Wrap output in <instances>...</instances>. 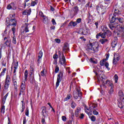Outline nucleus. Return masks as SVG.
I'll use <instances>...</instances> for the list:
<instances>
[{
	"mask_svg": "<svg viewBox=\"0 0 124 124\" xmlns=\"http://www.w3.org/2000/svg\"><path fill=\"white\" fill-rule=\"evenodd\" d=\"M1 65L2 66H4L5 67V66H6V61L3 60L2 62H1Z\"/></svg>",
	"mask_w": 124,
	"mask_h": 124,
	"instance_id": "nucleus-46",
	"label": "nucleus"
},
{
	"mask_svg": "<svg viewBox=\"0 0 124 124\" xmlns=\"http://www.w3.org/2000/svg\"><path fill=\"white\" fill-rule=\"evenodd\" d=\"M2 58V46L0 47V60Z\"/></svg>",
	"mask_w": 124,
	"mask_h": 124,
	"instance_id": "nucleus-43",
	"label": "nucleus"
},
{
	"mask_svg": "<svg viewBox=\"0 0 124 124\" xmlns=\"http://www.w3.org/2000/svg\"><path fill=\"white\" fill-rule=\"evenodd\" d=\"M7 9H8V10H10V9H12V10H16L17 7L14 2H12L7 6Z\"/></svg>",
	"mask_w": 124,
	"mask_h": 124,
	"instance_id": "nucleus-6",
	"label": "nucleus"
},
{
	"mask_svg": "<svg viewBox=\"0 0 124 124\" xmlns=\"http://www.w3.org/2000/svg\"><path fill=\"white\" fill-rule=\"evenodd\" d=\"M12 31L14 35H15V32H16V28H15V27L12 28Z\"/></svg>",
	"mask_w": 124,
	"mask_h": 124,
	"instance_id": "nucleus-52",
	"label": "nucleus"
},
{
	"mask_svg": "<svg viewBox=\"0 0 124 124\" xmlns=\"http://www.w3.org/2000/svg\"><path fill=\"white\" fill-rule=\"evenodd\" d=\"M25 28L24 29L23 32H25L27 33V32H29L30 31V30H29V28L31 26H30V24L25 23L24 25Z\"/></svg>",
	"mask_w": 124,
	"mask_h": 124,
	"instance_id": "nucleus-13",
	"label": "nucleus"
},
{
	"mask_svg": "<svg viewBox=\"0 0 124 124\" xmlns=\"http://www.w3.org/2000/svg\"><path fill=\"white\" fill-rule=\"evenodd\" d=\"M31 10H25L22 12V14L23 15H31Z\"/></svg>",
	"mask_w": 124,
	"mask_h": 124,
	"instance_id": "nucleus-19",
	"label": "nucleus"
},
{
	"mask_svg": "<svg viewBox=\"0 0 124 124\" xmlns=\"http://www.w3.org/2000/svg\"><path fill=\"white\" fill-rule=\"evenodd\" d=\"M5 110V106H2V107L1 108V113H2V114H4Z\"/></svg>",
	"mask_w": 124,
	"mask_h": 124,
	"instance_id": "nucleus-41",
	"label": "nucleus"
},
{
	"mask_svg": "<svg viewBox=\"0 0 124 124\" xmlns=\"http://www.w3.org/2000/svg\"><path fill=\"white\" fill-rule=\"evenodd\" d=\"M65 57H64V55L62 54V58H60L59 60V62L62 65H63V64H65Z\"/></svg>",
	"mask_w": 124,
	"mask_h": 124,
	"instance_id": "nucleus-12",
	"label": "nucleus"
},
{
	"mask_svg": "<svg viewBox=\"0 0 124 124\" xmlns=\"http://www.w3.org/2000/svg\"><path fill=\"white\" fill-rule=\"evenodd\" d=\"M89 118L91 119L92 122H95L96 121V118L95 116L93 115L92 116H89Z\"/></svg>",
	"mask_w": 124,
	"mask_h": 124,
	"instance_id": "nucleus-33",
	"label": "nucleus"
},
{
	"mask_svg": "<svg viewBox=\"0 0 124 124\" xmlns=\"http://www.w3.org/2000/svg\"><path fill=\"white\" fill-rule=\"evenodd\" d=\"M115 81V83H118V80L119 79V77H118V75L115 74L114 75Z\"/></svg>",
	"mask_w": 124,
	"mask_h": 124,
	"instance_id": "nucleus-44",
	"label": "nucleus"
},
{
	"mask_svg": "<svg viewBox=\"0 0 124 124\" xmlns=\"http://www.w3.org/2000/svg\"><path fill=\"white\" fill-rule=\"evenodd\" d=\"M10 76L9 75H7L5 80V84H10Z\"/></svg>",
	"mask_w": 124,
	"mask_h": 124,
	"instance_id": "nucleus-20",
	"label": "nucleus"
},
{
	"mask_svg": "<svg viewBox=\"0 0 124 124\" xmlns=\"http://www.w3.org/2000/svg\"><path fill=\"white\" fill-rule=\"evenodd\" d=\"M53 59H54V60H58V54H55L53 55Z\"/></svg>",
	"mask_w": 124,
	"mask_h": 124,
	"instance_id": "nucleus-58",
	"label": "nucleus"
},
{
	"mask_svg": "<svg viewBox=\"0 0 124 124\" xmlns=\"http://www.w3.org/2000/svg\"><path fill=\"white\" fill-rule=\"evenodd\" d=\"M27 124V119H26V117H24L23 118V124Z\"/></svg>",
	"mask_w": 124,
	"mask_h": 124,
	"instance_id": "nucleus-64",
	"label": "nucleus"
},
{
	"mask_svg": "<svg viewBox=\"0 0 124 124\" xmlns=\"http://www.w3.org/2000/svg\"><path fill=\"white\" fill-rule=\"evenodd\" d=\"M17 25V20L15 18L10 17V21H9V26H15L16 27Z\"/></svg>",
	"mask_w": 124,
	"mask_h": 124,
	"instance_id": "nucleus-7",
	"label": "nucleus"
},
{
	"mask_svg": "<svg viewBox=\"0 0 124 124\" xmlns=\"http://www.w3.org/2000/svg\"><path fill=\"white\" fill-rule=\"evenodd\" d=\"M107 41H108L107 39H102L100 40V42L101 43V44H104V43H106V42H107Z\"/></svg>",
	"mask_w": 124,
	"mask_h": 124,
	"instance_id": "nucleus-30",
	"label": "nucleus"
},
{
	"mask_svg": "<svg viewBox=\"0 0 124 124\" xmlns=\"http://www.w3.org/2000/svg\"><path fill=\"white\" fill-rule=\"evenodd\" d=\"M43 55V53L42 52V51H40L39 53V55H38L39 59H41V58H42Z\"/></svg>",
	"mask_w": 124,
	"mask_h": 124,
	"instance_id": "nucleus-45",
	"label": "nucleus"
},
{
	"mask_svg": "<svg viewBox=\"0 0 124 124\" xmlns=\"http://www.w3.org/2000/svg\"><path fill=\"white\" fill-rule=\"evenodd\" d=\"M59 70H60V68L56 66L55 68V73H58V72H59Z\"/></svg>",
	"mask_w": 124,
	"mask_h": 124,
	"instance_id": "nucleus-55",
	"label": "nucleus"
},
{
	"mask_svg": "<svg viewBox=\"0 0 124 124\" xmlns=\"http://www.w3.org/2000/svg\"><path fill=\"white\" fill-rule=\"evenodd\" d=\"M4 44H5L7 47L10 48L11 47V40L7 39V40L5 42Z\"/></svg>",
	"mask_w": 124,
	"mask_h": 124,
	"instance_id": "nucleus-15",
	"label": "nucleus"
},
{
	"mask_svg": "<svg viewBox=\"0 0 124 124\" xmlns=\"http://www.w3.org/2000/svg\"><path fill=\"white\" fill-rule=\"evenodd\" d=\"M93 115H98V112L96 111L95 109L93 111Z\"/></svg>",
	"mask_w": 124,
	"mask_h": 124,
	"instance_id": "nucleus-60",
	"label": "nucleus"
},
{
	"mask_svg": "<svg viewBox=\"0 0 124 124\" xmlns=\"http://www.w3.org/2000/svg\"><path fill=\"white\" fill-rule=\"evenodd\" d=\"M9 93H7L4 96V98L2 99V102H4L3 103H5V101L6 100V98L8 96Z\"/></svg>",
	"mask_w": 124,
	"mask_h": 124,
	"instance_id": "nucleus-32",
	"label": "nucleus"
},
{
	"mask_svg": "<svg viewBox=\"0 0 124 124\" xmlns=\"http://www.w3.org/2000/svg\"><path fill=\"white\" fill-rule=\"evenodd\" d=\"M43 22L44 24H47V16H43Z\"/></svg>",
	"mask_w": 124,
	"mask_h": 124,
	"instance_id": "nucleus-29",
	"label": "nucleus"
},
{
	"mask_svg": "<svg viewBox=\"0 0 124 124\" xmlns=\"http://www.w3.org/2000/svg\"><path fill=\"white\" fill-rule=\"evenodd\" d=\"M105 9L103 5H100V6H96V10L97 11H104Z\"/></svg>",
	"mask_w": 124,
	"mask_h": 124,
	"instance_id": "nucleus-18",
	"label": "nucleus"
},
{
	"mask_svg": "<svg viewBox=\"0 0 124 124\" xmlns=\"http://www.w3.org/2000/svg\"><path fill=\"white\" fill-rule=\"evenodd\" d=\"M68 50H69V48H68V44L65 43L64 44V46L63 47L62 50L64 52H65V51H68Z\"/></svg>",
	"mask_w": 124,
	"mask_h": 124,
	"instance_id": "nucleus-21",
	"label": "nucleus"
},
{
	"mask_svg": "<svg viewBox=\"0 0 124 124\" xmlns=\"http://www.w3.org/2000/svg\"><path fill=\"white\" fill-rule=\"evenodd\" d=\"M121 14V11L119 10L118 9H115L114 13L113 14V16L111 15L110 19H113V18H115V17H118L119 15Z\"/></svg>",
	"mask_w": 124,
	"mask_h": 124,
	"instance_id": "nucleus-8",
	"label": "nucleus"
},
{
	"mask_svg": "<svg viewBox=\"0 0 124 124\" xmlns=\"http://www.w3.org/2000/svg\"><path fill=\"white\" fill-rule=\"evenodd\" d=\"M42 115L44 116V117H46V115H47V113L46 112V108L45 107L43 108Z\"/></svg>",
	"mask_w": 124,
	"mask_h": 124,
	"instance_id": "nucleus-22",
	"label": "nucleus"
},
{
	"mask_svg": "<svg viewBox=\"0 0 124 124\" xmlns=\"http://www.w3.org/2000/svg\"><path fill=\"white\" fill-rule=\"evenodd\" d=\"M99 36H101L102 38H105V37H106V34L105 33V32H101L97 34L96 35V38L98 39V38H99Z\"/></svg>",
	"mask_w": 124,
	"mask_h": 124,
	"instance_id": "nucleus-10",
	"label": "nucleus"
},
{
	"mask_svg": "<svg viewBox=\"0 0 124 124\" xmlns=\"http://www.w3.org/2000/svg\"><path fill=\"white\" fill-rule=\"evenodd\" d=\"M29 75V73L28 71V70H26L24 73V78L25 79V81H27L28 79V76Z\"/></svg>",
	"mask_w": 124,
	"mask_h": 124,
	"instance_id": "nucleus-27",
	"label": "nucleus"
},
{
	"mask_svg": "<svg viewBox=\"0 0 124 124\" xmlns=\"http://www.w3.org/2000/svg\"><path fill=\"white\" fill-rule=\"evenodd\" d=\"M115 23H112L110 21V24L108 25L109 29L111 30V31H113V32H115V30H116V25H115Z\"/></svg>",
	"mask_w": 124,
	"mask_h": 124,
	"instance_id": "nucleus-11",
	"label": "nucleus"
},
{
	"mask_svg": "<svg viewBox=\"0 0 124 124\" xmlns=\"http://www.w3.org/2000/svg\"><path fill=\"white\" fill-rule=\"evenodd\" d=\"M46 72H47L46 70V72H45V71L43 70V71H42L41 72V75H42V76H46Z\"/></svg>",
	"mask_w": 124,
	"mask_h": 124,
	"instance_id": "nucleus-47",
	"label": "nucleus"
},
{
	"mask_svg": "<svg viewBox=\"0 0 124 124\" xmlns=\"http://www.w3.org/2000/svg\"><path fill=\"white\" fill-rule=\"evenodd\" d=\"M62 120L63 121V122H66V117L64 116H62Z\"/></svg>",
	"mask_w": 124,
	"mask_h": 124,
	"instance_id": "nucleus-61",
	"label": "nucleus"
},
{
	"mask_svg": "<svg viewBox=\"0 0 124 124\" xmlns=\"http://www.w3.org/2000/svg\"><path fill=\"white\" fill-rule=\"evenodd\" d=\"M111 16H112V15H109V19L110 23H115V24H119V23L123 24V23H124V20L123 17H119V16H117L111 18Z\"/></svg>",
	"mask_w": 124,
	"mask_h": 124,
	"instance_id": "nucleus-2",
	"label": "nucleus"
},
{
	"mask_svg": "<svg viewBox=\"0 0 124 124\" xmlns=\"http://www.w3.org/2000/svg\"><path fill=\"white\" fill-rule=\"evenodd\" d=\"M103 31H105V33H106V35L107 34L108 36H111V35L112 34L111 31L107 30V28L106 27H104L103 28Z\"/></svg>",
	"mask_w": 124,
	"mask_h": 124,
	"instance_id": "nucleus-14",
	"label": "nucleus"
},
{
	"mask_svg": "<svg viewBox=\"0 0 124 124\" xmlns=\"http://www.w3.org/2000/svg\"><path fill=\"white\" fill-rule=\"evenodd\" d=\"M98 47L99 46L98 44H95L93 45V44H90L87 46L86 50L91 53H95L98 51Z\"/></svg>",
	"mask_w": 124,
	"mask_h": 124,
	"instance_id": "nucleus-1",
	"label": "nucleus"
},
{
	"mask_svg": "<svg viewBox=\"0 0 124 124\" xmlns=\"http://www.w3.org/2000/svg\"><path fill=\"white\" fill-rule=\"evenodd\" d=\"M48 8H49L50 11L54 12L55 11V8L52 6V5H49L48 6Z\"/></svg>",
	"mask_w": 124,
	"mask_h": 124,
	"instance_id": "nucleus-42",
	"label": "nucleus"
},
{
	"mask_svg": "<svg viewBox=\"0 0 124 124\" xmlns=\"http://www.w3.org/2000/svg\"><path fill=\"white\" fill-rule=\"evenodd\" d=\"M9 83H5L4 86V89L5 90H8V88H9Z\"/></svg>",
	"mask_w": 124,
	"mask_h": 124,
	"instance_id": "nucleus-38",
	"label": "nucleus"
},
{
	"mask_svg": "<svg viewBox=\"0 0 124 124\" xmlns=\"http://www.w3.org/2000/svg\"><path fill=\"white\" fill-rule=\"evenodd\" d=\"M63 77V72L62 71H60L59 74L58 75L57 82L56 84V88H58L60 85V83L62 82V78Z\"/></svg>",
	"mask_w": 124,
	"mask_h": 124,
	"instance_id": "nucleus-5",
	"label": "nucleus"
},
{
	"mask_svg": "<svg viewBox=\"0 0 124 124\" xmlns=\"http://www.w3.org/2000/svg\"><path fill=\"white\" fill-rule=\"evenodd\" d=\"M25 106H24V105L22 104V105L21 113H23V112H24V111H25Z\"/></svg>",
	"mask_w": 124,
	"mask_h": 124,
	"instance_id": "nucleus-57",
	"label": "nucleus"
},
{
	"mask_svg": "<svg viewBox=\"0 0 124 124\" xmlns=\"http://www.w3.org/2000/svg\"><path fill=\"white\" fill-rule=\"evenodd\" d=\"M106 62V61L104 59L103 60H102L100 62V64L101 65V66H104V64Z\"/></svg>",
	"mask_w": 124,
	"mask_h": 124,
	"instance_id": "nucleus-36",
	"label": "nucleus"
},
{
	"mask_svg": "<svg viewBox=\"0 0 124 124\" xmlns=\"http://www.w3.org/2000/svg\"><path fill=\"white\" fill-rule=\"evenodd\" d=\"M47 104L49 106V107H48V108H49V107L50 108H48V110H50L51 109V112L53 111L54 112H55V109H54V108H53V107H52V105H51V103H48Z\"/></svg>",
	"mask_w": 124,
	"mask_h": 124,
	"instance_id": "nucleus-28",
	"label": "nucleus"
},
{
	"mask_svg": "<svg viewBox=\"0 0 124 124\" xmlns=\"http://www.w3.org/2000/svg\"><path fill=\"white\" fill-rule=\"evenodd\" d=\"M74 97L75 99H78V101H80L82 99V92L78 89H76V92H74Z\"/></svg>",
	"mask_w": 124,
	"mask_h": 124,
	"instance_id": "nucleus-4",
	"label": "nucleus"
},
{
	"mask_svg": "<svg viewBox=\"0 0 124 124\" xmlns=\"http://www.w3.org/2000/svg\"><path fill=\"white\" fill-rule=\"evenodd\" d=\"M55 41L57 43H61V39H55Z\"/></svg>",
	"mask_w": 124,
	"mask_h": 124,
	"instance_id": "nucleus-59",
	"label": "nucleus"
},
{
	"mask_svg": "<svg viewBox=\"0 0 124 124\" xmlns=\"http://www.w3.org/2000/svg\"><path fill=\"white\" fill-rule=\"evenodd\" d=\"M5 71H6V68H3L2 69V71L0 73V77H1V76H4L5 73Z\"/></svg>",
	"mask_w": 124,
	"mask_h": 124,
	"instance_id": "nucleus-34",
	"label": "nucleus"
},
{
	"mask_svg": "<svg viewBox=\"0 0 124 124\" xmlns=\"http://www.w3.org/2000/svg\"><path fill=\"white\" fill-rule=\"evenodd\" d=\"M118 62V61H117V60H116V55H114L112 63L114 64H117V63Z\"/></svg>",
	"mask_w": 124,
	"mask_h": 124,
	"instance_id": "nucleus-37",
	"label": "nucleus"
},
{
	"mask_svg": "<svg viewBox=\"0 0 124 124\" xmlns=\"http://www.w3.org/2000/svg\"><path fill=\"white\" fill-rule=\"evenodd\" d=\"M20 89L22 91L21 92H25L26 90V82L24 81L23 82L21 83V86H20Z\"/></svg>",
	"mask_w": 124,
	"mask_h": 124,
	"instance_id": "nucleus-16",
	"label": "nucleus"
},
{
	"mask_svg": "<svg viewBox=\"0 0 124 124\" xmlns=\"http://www.w3.org/2000/svg\"><path fill=\"white\" fill-rule=\"evenodd\" d=\"M119 96L120 98V100L121 102H119L118 105V107L120 108V109H123L124 108V92L122 91H120L118 93Z\"/></svg>",
	"mask_w": 124,
	"mask_h": 124,
	"instance_id": "nucleus-3",
	"label": "nucleus"
},
{
	"mask_svg": "<svg viewBox=\"0 0 124 124\" xmlns=\"http://www.w3.org/2000/svg\"><path fill=\"white\" fill-rule=\"evenodd\" d=\"M38 3V0H35L34 1H33L31 2V6H35V5H36V4H37Z\"/></svg>",
	"mask_w": 124,
	"mask_h": 124,
	"instance_id": "nucleus-25",
	"label": "nucleus"
},
{
	"mask_svg": "<svg viewBox=\"0 0 124 124\" xmlns=\"http://www.w3.org/2000/svg\"><path fill=\"white\" fill-rule=\"evenodd\" d=\"M92 110V107H90V108H88V107L87 106H85V110H87V111H89V112L90 111V110Z\"/></svg>",
	"mask_w": 124,
	"mask_h": 124,
	"instance_id": "nucleus-56",
	"label": "nucleus"
},
{
	"mask_svg": "<svg viewBox=\"0 0 124 124\" xmlns=\"http://www.w3.org/2000/svg\"><path fill=\"white\" fill-rule=\"evenodd\" d=\"M71 107L73 108V109H74L75 107H76V104L74 102H72L71 104Z\"/></svg>",
	"mask_w": 124,
	"mask_h": 124,
	"instance_id": "nucleus-40",
	"label": "nucleus"
},
{
	"mask_svg": "<svg viewBox=\"0 0 124 124\" xmlns=\"http://www.w3.org/2000/svg\"><path fill=\"white\" fill-rule=\"evenodd\" d=\"M84 117H85V115H84V114L82 113L80 114V116H79V118L82 120L84 119Z\"/></svg>",
	"mask_w": 124,
	"mask_h": 124,
	"instance_id": "nucleus-62",
	"label": "nucleus"
},
{
	"mask_svg": "<svg viewBox=\"0 0 124 124\" xmlns=\"http://www.w3.org/2000/svg\"><path fill=\"white\" fill-rule=\"evenodd\" d=\"M90 62H93V63H97V61H95L93 59V58L90 59Z\"/></svg>",
	"mask_w": 124,
	"mask_h": 124,
	"instance_id": "nucleus-53",
	"label": "nucleus"
},
{
	"mask_svg": "<svg viewBox=\"0 0 124 124\" xmlns=\"http://www.w3.org/2000/svg\"><path fill=\"white\" fill-rule=\"evenodd\" d=\"M77 23H78V24H80V23H81V22H82V19L81 18H78L77 19Z\"/></svg>",
	"mask_w": 124,
	"mask_h": 124,
	"instance_id": "nucleus-54",
	"label": "nucleus"
},
{
	"mask_svg": "<svg viewBox=\"0 0 124 124\" xmlns=\"http://www.w3.org/2000/svg\"><path fill=\"white\" fill-rule=\"evenodd\" d=\"M34 72V66L31 65L30 66V73H33Z\"/></svg>",
	"mask_w": 124,
	"mask_h": 124,
	"instance_id": "nucleus-31",
	"label": "nucleus"
},
{
	"mask_svg": "<svg viewBox=\"0 0 124 124\" xmlns=\"http://www.w3.org/2000/svg\"><path fill=\"white\" fill-rule=\"evenodd\" d=\"M34 75H32V76L30 78L29 82L31 84H32L33 83H34Z\"/></svg>",
	"mask_w": 124,
	"mask_h": 124,
	"instance_id": "nucleus-23",
	"label": "nucleus"
},
{
	"mask_svg": "<svg viewBox=\"0 0 124 124\" xmlns=\"http://www.w3.org/2000/svg\"><path fill=\"white\" fill-rule=\"evenodd\" d=\"M74 13V15H77L78 14V12L79 11V8L77 6H75L73 9Z\"/></svg>",
	"mask_w": 124,
	"mask_h": 124,
	"instance_id": "nucleus-17",
	"label": "nucleus"
},
{
	"mask_svg": "<svg viewBox=\"0 0 124 124\" xmlns=\"http://www.w3.org/2000/svg\"><path fill=\"white\" fill-rule=\"evenodd\" d=\"M14 68V73L15 74V73H16V70H17V68H18V62L15 63Z\"/></svg>",
	"mask_w": 124,
	"mask_h": 124,
	"instance_id": "nucleus-24",
	"label": "nucleus"
},
{
	"mask_svg": "<svg viewBox=\"0 0 124 124\" xmlns=\"http://www.w3.org/2000/svg\"><path fill=\"white\" fill-rule=\"evenodd\" d=\"M12 81L14 84V89H15L16 92H17V91H18V84H17V78H13Z\"/></svg>",
	"mask_w": 124,
	"mask_h": 124,
	"instance_id": "nucleus-9",
	"label": "nucleus"
},
{
	"mask_svg": "<svg viewBox=\"0 0 124 124\" xmlns=\"http://www.w3.org/2000/svg\"><path fill=\"white\" fill-rule=\"evenodd\" d=\"M25 115L26 116H29V108H27L25 110Z\"/></svg>",
	"mask_w": 124,
	"mask_h": 124,
	"instance_id": "nucleus-49",
	"label": "nucleus"
},
{
	"mask_svg": "<svg viewBox=\"0 0 124 124\" xmlns=\"http://www.w3.org/2000/svg\"><path fill=\"white\" fill-rule=\"evenodd\" d=\"M89 21H92V19H93V16L91 15V13H88V16Z\"/></svg>",
	"mask_w": 124,
	"mask_h": 124,
	"instance_id": "nucleus-39",
	"label": "nucleus"
},
{
	"mask_svg": "<svg viewBox=\"0 0 124 124\" xmlns=\"http://www.w3.org/2000/svg\"><path fill=\"white\" fill-rule=\"evenodd\" d=\"M105 66L108 69V70H110V68L108 67L109 66V63L108 62L105 63Z\"/></svg>",
	"mask_w": 124,
	"mask_h": 124,
	"instance_id": "nucleus-51",
	"label": "nucleus"
},
{
	"mask_svg": "<svg viewBox=\"0 0 124 124\" xmlns=\"http://www.w3.org/2000/svg\"><path fill=\"white\" fill-rule=\"evenodd\" d=\"M13 44H16V36H14L13 37V41H12Z\"/></svg>",
	"mask_w": 124,
	"mask_h": 124,
	"instance_id": "nucleus-48",
	"label": "nucleus"
},
{
	"mask_svg": "<svg viewBox=\"0 0 124 124\" xmlns=\"http://www.w3.org/2000/svg\"><path fill=\"white\" fill-rule=\"evenodd\" d=\"M76 26H77V22H76V21L73 22V26L76 27Z\"/></svg>",
	"mask_w": 124,
	"mask_h": 124,
	"instance_id": "nucleus-63",
	"label": "nucleus"
},
{
	"mask_svg": "<svg viewBox=\"0 0 124 124\" xmlns=\"http://www.w3.org/2000/svg\"><path fill=\"white\" fill-rule=\"evenodd\" d=\"M70 95H68L66 98H64L65 101H67V100H69V99H70Z\"/></svg>",
	"mask_w": 124,
	"mask_h": 124,
	"instance_id": "nucleus-50",
	"label": "nucleus"
},
{
	"mask_svg": "<svg viewBox=\"0 0 124 124\" xmlns=\"http://www.w3.org/2000/svg\"><path fill=\"white\" fill-rule=\"evenodd\" d=\"M88 33H89V31H88V30L87 29H83L82 30V32H81V34L82 35H87V34H88Z\"/></svg>",
	"mask_w": 124,
	"mask_h": 124,
	"instance_id": "nucleus-26",
	"label": "nucleus"
},
{
	"mask_svg": "<svg viewBox=\"0 0 124 124\" xmlns=\"http://www.w3.org/2000/svg\"><path fill=\"white\" fill-rule=\"evenodd\" d=\"M116 46H117V42L116 41H113L111 43V46L112 48H115V47H116Z\"/></svg>",
	"mask_w": 124,
	"mask_h": 124,
	"instance_id": "nucleus-35",
	"label": "nucleus"
}]
</instances>
